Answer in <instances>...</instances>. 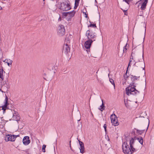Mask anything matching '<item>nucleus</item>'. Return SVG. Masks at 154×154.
Returning a JSON list of instances; mask_svg holds the SVG:
<instances>
[{
  "mask_svg": "<svg viewBox=\"0 0 154 154\" xmlns=\"http://www.w3.org/2000/svg\"><path fill=\"white\" fill-rule=\"evenodd\" d=\"M130 76L132 82L130 84L128 87L126 88V93L128 95H129L130 94L136 95L139 93V92L135 88L136 85H134V82L135 80L137 79V77L134 76L132 75H130ZM138 77L139 78L140 76Z\"/></svg>",
  "mask_w": 154,
  "mask_h": 154,
  "instance_id": "1",
  "label": "nucleus"
},
{
  "mask_svg": "<svg viewBox=\"0 0 154 154\" xmlns=\"http://www.w3.org/2000/svg\"><path fill=\"white\" fill-rule=\"evenodd\" d=\"M69 1L68 0L65 1L61 3L59 9L63 11H66L71 9Z\"/></svg>",
  "mask_w": 154,
  "mask_h": 154,
  "instance_id": "2",
  "label": "nucleus"
},
{
  "mask_svg": "<svg viewBox=\"0 0 154 154\" xmlns=\"http://www.w3.org/2000/svg\"><path fill=\"white\" fill-rule=\"evenodd\" d=\"M123 151L125 154H132L130 148L127 144V142H125L122 145Z\"/></svg>",
  "mask_w": 154,
  "mask_h": 154,
  "instance_id": "3",
  "label": "nucleus"
},
{
  "mask_svg": "<svg viewBox=\"0 0 154 154\" xmlns=\"http://www.w3.org/2000/svg\"><path fill=\"white\" fill-rule=\"evenodd\" d=\"M135 66L143 68V70H145V63L143 59V54L142 55V59L140 60H138V62H136L134 64Z\"/></svg>",
  "mask_w": 154,
  "mask_h": 154,
  "instance_id": "4",
  "label": "nucleus"
},
{
  "mask_svg": "<svg viewBox=\"0 0 154 154\" xmlns=\"http://www.w3.org/2000/svg\"><path fill=\"white\" fill-rule=\"evenodd\" d=\"M86 35L87 36L88 40H93L94 38L97 37L95 33L93 32H90V30H88L86 32Z\"/></svg>",
  "mask_w": 154,
  "mask_h": 154,
  "instance_id": "5",
  "label": "nucleus"
},
{
  "mask_svg": "<svg viewBox=\"0 0 154 154\" xmlns=\"http://www.w3.org/2000/svg\"><path fill=\"white\" fill-rule=\"evenodd\" d=\"M57 33L60 36H63L65 32V29L63 25H60L57 27Z\"/></svg>",
  "mask_w": 154,
  "mask_h": 154,
  "instance_id": "6",
  "label": "nucleus"
},
{
  "mask_svg": "<svg viewBox=\"0 0 154 154\" xmlns=\"http://www.w3.org/2000/svg\"><path fill=\"white\" fill-rule=\"evenodd\" d=\"M19 135H15L11 134H7L5 137V140L6 141H14L17 137H19Z\"/></svg>",
  "mask_w": 154,
  "mask_h": 154,
  "instance_id": "7",
  "label": "nucleus"
},
{
  "mask_svg": "<svg viewBox=\"0 0 154 154\" xmlns=\"http://www.w3.org/2000/svg\"><path fill=\"white\" fill-rule=\"evenodd\" d=\"M110 119L112 124L115 126H117L119 125L116 116L115 114L112 115L110 116Z\"/></svg>",
  "mask_w": 154,
  "mask_h": 154,
  "instance_id": "8",
  "label": "nucleus"
},
{
  "mask_svg": "<svg viewBox=\"0 0 154 154\" xmlns=\"http://www.w3.org/2000/svg\"><path fill=\"white\" fill-rule=\"evenodd\" d=\"M95 39H94L93 40H88L85 42L84 44V46L86 49H88V50H87V51L88 53H89L90 51V50H88V49L90 48L91 43L93 42V41H95Z\"/></svg>",
  "mask_w": 154,
  "mask_h": 154,
  "instance_id": "9",
  "label": "nucleus"
},
{
  "mask_svg": "<svg viewBox=\"0 0 154 154\" xmlns=\"http://www.w3.org/2000/svg\"><path fill=\"white\" fill-rule=\"evenodd\" d=\"M5 104L4 106H2V109L3 111V113H4L5 112V110L7 109V106L8 104V97L6 95V97L5 98Z\"/></svg>",
  "mask_w": 154,
  "mask_h": 154,
  "instance_id": "10",
  "label": "nucleus"
},
{
  "mask_svg": "<svg viewBox=\"0 0 154 154\" xmlns=\"http://www.w3.org/2000/svg\"><path fill=\"white\" fill-rule=\"evenodd\" d=\"M80 147L79 148L80 150V152L81 153H83L85 151V148L84 143L82 141L78 140Z\"/></svg>",
  "mask_w": 154,
  "mask_h": 154,
  "instance_id": "11",
  "label": "nucleus"
},
{
  "mask_svg": "<svg viewBox=\"0 0 154 154\" xmlns=\"http://www.w3.org/2000/svg\"><path fill=\"white\" fill-rule=\"evenodd\" d=\"M63 50L64 53L66 54H67L69 52H70V49L67 43L65 45H64L63 48Z\"/></svg>",
  "mask_w": 154,
  "mask_h": 154,
  "instance_id": "12",
  "label": "nucleus"
},
{
  "mask_svg": "<svg viewBox=\"0 0 154 154\" xmlns=\"http://www.w3.org/2000/svg\"><path fill=\"white\" fill-rule=\"evenodd\" d=\"M23 143L25 145L29 144L30 142L29 140V137L28 136L25 137L23 140Z\"/></svg>",
  "mask_w": 154,
  "mask_h": 154,
  "instance_id": "13",
  "label": "nucleus"
},
{
  "mask_svg": "<svg viewBox=\"0 0 154 154\" xmlns=\"http://www.w3.org/2000/svg\"><path fill=\"white\" fill-rule=\"evenodd\" d=\"M148 2V0H144L142 4L140 9L141 10H144L145 8L146 5V4Z\"/></svg>",
  "mask_w": 154,
  "mask_h": 154,
  "instance_id": "14",
  "label": "nucleus"
},
{
  "mask_svg": "<svg viewBox=\"0 0 154 154\" xmlns=\"http://www.w3.org/2000/svg\"><path fill=\"white\" fill-rule=\"evenodd\" d=\"M5 73V72L4 71L3 69H0V78H1L2 80L4 79V77L3 75V72Z\"/></svg>",
  "mask_w": 154,
  "mask_h": 154,
  "instance_id": "15",
  "label": "nucleus"
},
{
  "mask_svg": "<svg viewBox=\"0 0 154 154\" xmlns=\"http://www.w3.org/2000/svg\"><path fill=\"white\" fill-rule=\"evenodd\" d=\"M4 62L6 63H7L8 65L9 66H10V65H11L13 61L12 60H10V59H7L5 60L4 61Z\"/></svg>",
  "mask_w": 154,
  "mask_h": 154,
  "instance_id": "16",
  "label": "nucleus"
},
{
  "mask_svg": "<svg viewBox=\"0 0 154 154\" xmlns=\"http://www.w3.org/2000/svg\"><path fill=\"white\" fill-rule=\"evenodd\" d=\"M102 104L100 106V108H99L98 109L101 111L102 112L105 109V107L103 103V100H102Z\"/></svg>",
  "mask_w": 154,
  "mask_h": 154,
  "instance_id": "17",
  "label": "nucleus"
},
{
  "mask_svg": "<svg viewBox=\"0 0 154 154\" xmlns=\"http://www.w3.org/2000/svg\"><path fill=\"white\" fill-rule=\"evenodd\" d=\"M13 119L14 120L17 121H19L20 120V118L19 115L17 116H13Z\"/></svg>",
  "mask_w": 154,
  "mask_h": 154,
  "instance_id": "18",
  "label": "nucleus"
},
{
  "mask_svg": "<svg viewBox=\"0 0 154 154\" xmlns=\"http://www.w3.org/2000/svg\"><path fill=\"white\" fill-rule=\"evenodd\" d=\"M68 12L69 13V14H68V17H73L75 14V11H74L70 12Z\"/></svg>",
  "mask_w": 154,
  "mask_h": 154,
  "instance_id": "19",
  "label": "nucleus"
},
{
  "mask_svg": "<svg viewBox=\"0 0 154 154\" xmlns=\"http://www.w3.org/2000/svg\"><path fill=\"white\" fill-rule=\"evenodd\" d=\"M134 139L133 138H131V139L130 140L129 144L130 145V147H132L133 144L134 143Z\"/></svg>",
  "mask_w": 154,
  "mask_h": 154,
  "instance_id": "20",
  "label": "nucleus"
},
{
  "mask_svg": "<svg viewBox=\"0 0 154 154\" xmlns=\"http://www.w3.org/2000/svg\"><path fill=\"white\" fill-rule=\"evenodd\" d=\"M137 139L138 140L139 142L142 145L143 144V139L142 137H137Z\"/></svg>",
  "mask_w": 154,
  "mask_h": 154,
  "instance_id": "21",
  "label": "nucleus"
},
{
  "mask_svg": "<svg viewBox=\"0 0 154 154\" xmlns=\"http://www.w3.org/2000/svg\"><path fill=\"white\" fill-rule=\"evenodd\" d=\"M137 131V133L141 135L142 133H143L144 132L145 130H139L137 129H136Z\"/></svg>",
  "mask_w": 154,
  "mask_h": 154,
  "instance_id": "22",
  "label": "nucleus"
},
{
  "mask_svg": "<svg viewBox=\"0 0 154 154\" xmlns=\"http://www.w3.org/2000/svg\"><path fill=\"white\" fill-rule=\"evenodd\" d=\"M72 38L71 35H69L66 38V40L67 43H69L70 39Z\"/></svg>",
  "mask_w": 154,
  "mask_h": 154,
  "instance_id": "23",
  "label": "nucleus"
},
{
  "mask_svg": "<svg viewBox=\"0 0 154 154\" xmlns=\"http://www.w3.org/2000/svg\"><path fill=\"white\" fill-rule=\"evenodd\" d=\"M110 82L111 83V84L113 85L114 88H115V83L114 82V80L112 79H109Z\"/></svg>",
  "mask_w": 154,
  "mask_h": 154,
  "instance_id": "24",
  "label": "nucleus"
},
{
  "mask_svg": "<svg viewBox=\"0 0 154 154\" xmlns=\"http://www.w3.org/2000/svg\"><path fill=\"white\" fill-rule=\"evenodd\" d=\"M5 124L4 122H0V128H2Z\"/></svg>",
  "mask_w": 154,
  "mask_h": 154,
  "instance_id": "25",
  "label": "nucleus"
},
{
  "mask_svg": "<svg viewBox=\"0 0 154 154\" xmlns=\"http://www.w3.org/2000/svg\"><path fill=\"white\" fill-rule=\"evenodd\" d=\"M130 149H131V152H132V153L133 152L136 151L135 149L133 147V146H132V147H130Z\"/></svg>",
  "mask_w": 154,
  "mask_h": 154,
  "instance_id": "26",
  "label": "nucleus"
},
{
  "mask_svg": "<svg viewBox=\"0 0 154 154\" xmlns=\"http://www.w3.org/2000/svg\"><path fill=\"white\" fill-rule=\"evenodd\" d=\"M46 147V145L45 144L43 145L42 146V151L44 152H45V149Z\"/></svg>",
  "mask_w": 154,
  "mask_h": 154,
  "instance_id": "27",
  "label": "nucleus"
},
{
  "mask_svg": "<svg viewBox=\"0 0 154 154\" xmlns=\"http://www.w3.org/2000/svg\"><path fill=\"white\" fill-rule=\"evenodd\" d=\"M69 13L68 12H64L63 13V16H68V14H69Z\"/></svg>",
  "mask_w": 154,
  "mask_h": 154,
  "instance_id": "28",
  "label": "nucleus"
},
{
  "mask_svg": "<svg viewBox=\"0 0 154 154\" xmlns=\"http://www.w3.org/2000/svg\"><path fill=\"white\" fill-rule=\"evenodd\" d=\"M88 27H96V24H91V23L89 26H88Z\"/></svg>",
  "mask_w": 154,
  "mask_h": 154,
  "instance_id": "29",
  "label": "nucleus"
},
{
  "mask_svg": "<svg viewBox=\"0 0 154 154\" xmlns=\"http://www.w3.org/2000/svg\"><path fill=\"white\" fill-rule=\"evenodd\" d=\"M127 44H126V45L123 48V51L124 53L126 52V51L127 48H126V47L127 46Z\"/></svg>",
  "mask_w": 154,
  "mask_h": 154,
  "instance_id": "30",
  "label": "nucleus"
},
{
  "mask_svg": "<svg viewBox=\"0 0 154 154\" xmlns=\"http://www.w3.org/2000/svg\"><path fill=\"white\" fill-rule=\"evenodd\" d=\"M103 127L104 129V130H105V132H106H106H107V130H106V124H104L103 125Z\"/></svg>",
  "mask_w": 154,
  "mask_h": 154,
  "instance_id": "31",
  "label": "nucleus"
},
{
  "mask_svg": "<svg viewBox=\"0 0 154 154\" xmlns=\"http://www.w3.org/2000/svg\"><path fill=\"white\" fill-rule=\"evenodd\" d=\"M17 116L19 115L18 113L17 112L14 111V113H13V116Z\"/></svg>",
  "mask_w": 154,
  "mask_h": 154,
  "instance_id": "32",
  "label": "nucleus"
},
{
  "mask_svg": "<svg viewBox=\"0 0 154 154\" xmlns=\"http://www.w3.org/2000/svg\"><path fill=\"white\" fill-rule=\"evenodd\" d=\"M124 12V14L125 15H128V13L127 12V10H123L122 9H121Z\"/></svg>",
  "mask_w": 154,
  "mask_h": 154,
  "instance_id": "33",
  "label": "nucleus"
},
{
  "mask_svg": "<svg viewBox=\"0 0 154 154\" xmlns=\"http://www.w3.org/2000/svg\"><path fill=\"white\" fill-rule=\"evenodd\" d=\"M127 71H128V70H127L126 73H125V74L124 75V78H125V79H126L128 77V76H127Z\"/></svg>",
  "mask_w": 154,
  "mask_h": 154,
  "instance_id": "34",
  "label": "nucleus"
},
{
  "mask_svg": "<svg viewBox=\"0 0 154 154\" xmlns=\"http://www.w3.org/2000/svg\"><path fill=\"white\" fill-rule=\"evenodd\" d=\"M131 0H123L124 1H125L128 4H129V2L130 1H131Z\"/></svg>",
  "mask_w": 154,
  "mask_h": 154,
  "instance_id": "35",
  "label": "nucleus"
},
{
  "mask_svg": "<svg viewBox=\"0 0 154 154\" xmlns=\"http://www.w3.org/2000/svg\"><path fill=\"white\" fill-rule=\"evenodd\" d=\"M124 103H125V106L127 107H128V103H128V101H125V100H124Z\"/></svg>",
  "mask_w": 154,
  "mask_h": 154,
  "instance_id": "36",
  "label": "nucleus"
},
{
  "mask_svg": "<svg viewBox=\"0 0 154 154\" xmlns=\"http://www.w3.org/2000/svg\"><path fill=\"white\" fill-rule=\"evenodd\" d=\"M80 0H75V4H79V1Z\"/></svg>",
  "mask_w": 154,
  "mask_h": 154,
  "instance_id": "37",
  "label": "nucleus"
},
{
  "mask_svg": "<svg viewBox=\"0 0 154 154\" xmlns=\"http://www.w3.org/2000/svg\"><path fill=\"white\" fill-rule=\"evenodd\" d=\"M75 6H74V8L75 9H76L77 8V7L78 6V4H75Z\"/></svg>",
  "mask_w": 154,
  "mask_h": 154,
  "instance_id": "38",
  "label": "nucleus"
},
{
  "mask_svg": "<svg viewBox=\"0 0 154 154\" xmlns=\"http://www.w3.org/2000/svg\"><path fill=\"white\" fill-rule=\"evenodd\" d=\"M130 63H130V62H129V64H128V68H127V70H128V67H129V66H131Z\"/></svg>",
  "mask_w": 154,
  "mask_h": 154,
  "instance_id": "39",
  "label": "nucleus"
},
{
  "mask_svg": "<svg viewBox=\"0 0 154 154\" xmlns=\"http://www.w3.org/2000/svg\"><path fill=\"white\" fill-rule=\"evenodd\" d=\"M85 15H86V16H85V17H88V16H87V14H86L85 13Z\"/></svg>",
  "mask_w": 154,
  "mask_h": 154,
  "instance_id": "40",
  "label": "nucleus"
},
{
  "mask_svg": "<svg viewBox=\"0 0 154 154\" xmlns=\"http://www.w3.org/2000/svg\"><path fill=\"white\" fill-rule=\"evenodd\" d=\"M6 85L7 86H8V84L7 83H6Z\"/></svg>",
  "mask_w": 154,
  "mask_h": 154,
  "instance_id": "41",
  "label": "nucleus"
},
{
  "mask_svg": "<svg viewBox=\"0 0 154 154\" xmlns=\"http://www.w3.org/2000/svg\"><path fill=\"white\" fill-rule=\"evenodd\" d=\"M131 58L130 59V61H129V62H130V63H131V61H132V60H131Z\"/></svg>",
  "mask_w": 154,
  "mask_h": 154,
  "instance_id": "42",
  "label": "nucleus"
},
{
  "mask_svg": "<svg viewBox=\"0 0 154 154\" xmlns=\"http://www.w3.org/2000/svg\"><path fill=\"white\" fill-rule=\"evenodd\" d=\"M71 142V141H70L69 142V143H70V147H71V144H70Z\"/></svg>",
  "mask_w": 154,
  "mask_h": 154,
  "instance_id": "43",
  "label": "nucleus"
},
{
  "mask_svg": "<svg viewBox=\"0 0 154 154\" xmlns=\"http://www.w3.org/2000/svg\"><path fill=\"white\" fill-rule=\"evenodd\" d=\"M0 91H1L2 92H3V91H2V90L1 89H0Z\"/></svg>",
  "mask_w": 154,
  "mask_h": 154,
  "instance_id": "44",
  "label": "nucleus"
},
{
  "mask_svg": "<svg viewBox=\"0 0 154 154\" xmlns=\"http://www.w3.org/2000/svg\"><path fill=\"white\" fill-rule=\"evenodd\" d=\"M95 2H96V3H97V1L96 0H95Z\"/></svg>",
  "mask_w": 154,
  "mask_h": 154,
  "instance_id": "45",
  "label": "nucleus"
},
{
  "mask_svg": "<svg viewBox=\"0 0 154 154\" xmlns=\"http://www.w3.org/2000/svg\"><path fill=\"white\" fill-rule=\"evenodd\" d=\"M1 110H2V109H0V111H1Z\"/></svg>",
  "mask_w": 154,
  "mask_h": 154,
  "instance_id": "46",
  "label": "nucleus"
},
{
  "mask_svg": "<svg viewBox=\"0 0 154 154\" xmlns=\"http://www.w3.org/2000/svg\"><path fill=\"white\" fill-rule=\"evenodd\" d=\"M148 127H147V128L146 129V131L147 130V128H148Z\"/></svg>",
  "mask_w": 154,
  "mask_h": 154,
  "instance_id": "47",
  "label": "nucleus"
},
{
  "mask_svg": "<svg viewBox=\"0 0 154 154\" xmlns=\"http://www.w3.org/2000/svg\"><path fill=\"white\" fill-rule=\"evenodd\" d=\"M0 109H2V106L0 107Z\"/></svg>",
  "mask_w": 154,
  "mask_h": 154,
  "instance_id": "48",
  "label": "nucleus"
},
{
  "mask_svg": "<svg viewBox=\"0 0 154 154\" xmlns=\"http://www.w3.org/2000/svg\"><path fill=\"white\" fill-rule=\"evenodd\" d=\"M145 71H144V74H145Z\"/></svg>",
  "mask_w": 154,
  "mask_h": 154,
  "instance_id": "49",
  "label": "nucleus"
},
{
  "mask_svg": "<svg viewBox=\"0 0 154 154\" xmlns=\"http://www.w3.org/2000/svg\"><path fill=\"white\" fill-rule=\"evenodd\" d=\"M146 29H145V31H146Z\"/></svg>",
  "mask_w": 154,
  "mask_h": 154,
  "instance_id": "50",
  "label": "nucleus"
}]
</instances>
